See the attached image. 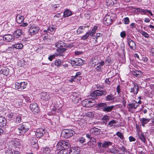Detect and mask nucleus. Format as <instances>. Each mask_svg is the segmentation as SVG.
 Listing matches in <instances>:
<instances>
[{"instance_id":"1","label":"nucleus","mask_w":154,"mask_h":154,"mask_svg":"<svg viewBox=\"0 0 154 154\" xmlns=\"http://www.w3.org/2000/svg\"><path fill=\"white\" fill-rule=\"evenodd\" d=\"M116 19V14L109 12L104 17L103 22L105 25L108 26L112 24Z\"/></svg>"},{"instance_id":"2","label":"nucleus","mask_w":154,"mask_h":154,"mask_svg":"<svg viewBox=\"0 0 154 154\" xmlns=\"http://www.w3.org/2000/svg\"><path fill=\"white\" fill-rule=\"evenodd\" d=\"M30 127V125L28 123L23 124L16 130V134L19 135L24 133L29 130Z\"/></svg>"},{"instance_id":"3","label":"nucleus","mask_w":154,"mask_h":154,"mask_svg":"<svg viewBox=\"0 0 154 154\" xmlns=\"http://www.w3.org/2000/svg\"><path fill=\"white\" fill-rule=\"evenodd\" d=\"M70 145L68 141L61 140L58 143L57 145V149H66Z\"/></svg>"},{"instance_id":"4","label":"nucleus","mask_w":154,"mask_h":154,"mask_svg":"<svg viewBox=\"0 0 154 154\" xmlns=\"http://www.w3.org/2000/svg\"><path fill=\"white\" fill-rule=\"evenodd\" d=\"M107 92L105 91L97 90L95 91L91 94V96L94 99H97L98 97L101 96H105L106 95Z\"/></svg>"},{"instance_id":"5","label":"nucleus","mask_w":154,"mask_h":154,"mask_svg":"<svg viewBox=\"0 0 154 154\" xmlns=\"http://www.w3.org/2000/svg\"><path fill=\"white\" fill-rule=\"evenodd\" d=\"M94 100L92 99H85L82 102V105L86 107H90L94 106Z\"/></svg>"},{"instance_id":"6","label":"nucleus","mask_w":154,"mask_h":154,"mask_svg":"<svg viewBox=\"0 0 154 154\" xmlns=\"http://www.w3.org/2000/svg\"><path fill=\"white\" fill-rule=\"evenodd\" d=\"M64 136L66 138H68L72 136L75 134V131L71 129H65L62 131Z\"/></svg>"},{"instance_id":"7","label":"nucleus","mask_w":154,"mask_h":154,"mask_svg":"<svg viewBox=\"0 0 154 154\" xmlns=\"http://www.w3.org/2000/svg\"><path fill=\"white\" fill-rule=\"evenodd\" d=\"M27 83L26 82H22L20 83L16 82L15 84V88L20 91L25 88L27 85Z\"/></svg>"},{"instance_id":"8","label":"nucleus","mask_w":154,"mask_h":154,"mask_svg":"<svg viewBox=\"0 0 154 154\" xmlns=\"http://www.w3.org/2000/svg\"><path fill=\"white\" fill-rule=\"evenodd\" d=\"M69 62L74 66H80L83 63V60L81 58H76L73 60H70Z\"/></svg>"},{"instance_id":"9","label":"nucleus","mask_w":154,"mask_h":154,"mask_svg":"<svg viewBox=\"0 0 154 154\" xmlns=\"http://www.w3.org/2000/svg\"><path fill=\"white\" fill-rule=\"evenodd\" d=\"M41 98L44 102L48 101L51 98V94L46 92H42L40 94Z\"/></svg>"},{"instance_id":"10","label":"nucleus","mask_w":154,"mask_h":154,"mask_svg":"<svg viewBox=\"0 0 154 154\" xmlns=\"http://www.w3.org/2000/svg\"><path fill=\"white\" fill-rule=\"evenodd\" d=\"M45 129L43 128H39L37 129L35 135L37 138H40L42 137L45 133Z\"/></svg>"},{"instance_id":"11","label":"nucleus","mask_w":154,"mask_h":154,"mask_svg":"<svg viewBox=\"0 0 154 154\" xmlns=\"http://www.w3.org/2000/svg\"><path fill=\"white\" fill-rule=\"evenodd\" d=\"M30 108L31 110L34 114L38 113L39 111L38 107L36 103L31 104L30 105Z\"/></svg>"},{"instance_id":"12","label":"nucleus","mask_w":154,"mask_h":154,"mask_svg":"<svg viewBox=\"0 0 154 154\" xmlns=\"http://www.w3.org/2000/svg\"><path fill=\"white\" fill-rule=\"evenodd\" d=\"M39 30V28L35 25H32L30 27L29 30V32L31 35L36 34Z\"/></svg>"},{"instance_id":"13","label":"nucleus","mask_w":154,"mask_h":154,"mask_svg":"<svg viewBox=\"0 0 154 154\" xmlns=\"http://www.w3.org/2000/svg\"><path fill=\"white\" fill-rule=\"evenodd\" d=\"M3 38L4 41L8 42L13 41L14 40V37L11 34H7L4 35Z\"/></svg>"},{"instance_id":"14","label":"nucleus","mask_w":154,"mask_h":154,"mask_svg":"<svg viewBox=\"0 0 154 154\" xmlns=\"http://www.w3.org/2000/svg\"><path fill=\"white\" fill-rule=\"evenodd\" d=\"M133 84L134 87L129 89L131 93H133L134 94L136 95L139 90L138 85L137 83H133Z\"/></svg>"},{"instance_id":"15","label":"nucleus","mask_w":154,"mask_h":154,"mask_svg":"<svg viewBox=\"0 0 154 154\" xmlns=\"http://www.w3.org/2000/svg\"><path fill=\"white\" fill-rule=\"evenodd\" d=\"M80 152L79 148L75 147L70 148L69 151V154H79Z\"/></svg>"},{"instance_id":"16","label":"nucleus","mask_w":154,"mask_h":154,"mask_svg":"<svg viewBox=\"0 0 154 154\" xmlns=\"http://www.w3.org/2000/svg\"><path fill=\"white\" fill-rule=\"evenodd\" d=\"M90 132L91 134H92L93 135H97L100 134V129L94 127L91 129Z\"/></svg>"},{"instance_id":"17","label":"nucleus","mask_w":154,"mask_h":154,"mask_svg":"<svg viewBox=\"0 0 154 154\" xmlns=\"http://www.w3.org/2000/svg\"><path fill=\"white\" fill-rule=\"evenodd\" d=\"M128 43L131 49H133L136 48V45L135 43L130 38L128 39Z\"/></svg>"},{"instance_id":"18","label":"nucleus","mask_w":154,"mask_h":154,"mask_svg":"<svg viewBox=\"0 0 154 154\" xmlns=\"http://www.w3.org/2000/svg\"><path fill=\"white\" fill-rule=\"evenodd\" d=\"M24 19V18L23 16L20 14L17 15L16 17V21L19 23H21L23 22Z\"/></svg>"},{"instance_id":"19","label":"nucleus","mask_w":154,"mask_h":154,"mask_svg":"<svg viewBox=\"0 0 154 154\" xmlns=\"http://www.w3.org/2000/svg\"><path fill=\"white\" fill-rule=\"evenodd\" d=\"M9 72V69L7 67H4L1 70V73L4 75H8Z\"/></svg>"},{"instance_id":"20","label":"nucleus","mask_w":154,"mask_h":154,"mask_svg":"<svg viewBox=\"0 0 154 154\" xmlns=\"http://www.w3.org/2000/svg\"><path fill=\"white\" fill-rule=\"evenodd\" d=\"M136 104H137V101L134 100L133 103H130L127 105V108L128 109L129 111L131 109H136V106L135 105Z\"/></svg>"},{"instance_id":"21","label":"nucleus","mask_w":154,"mask_h":154,"mask_svg":"<svg viewBox=\"0 0 154 154\" xmlns=\"http://www.w3.org/2000/svg\"><path fill=\"white\" fill-rule=\"evenodd\" d=\"M98 63V61L95 58H92L90 60L89 64L90 66L92 67H94Z\"/></svg>"},{"instance_id":"22","label":"nucleus","mask_w":154,"mask_h":154,"mask_svg":"<svg viewBox=\"0 0 154 154\" xmlns=\"http://www.w3.org/2000/svg\"><path fill=\"white\" fill-rule=\"evenodd\" d=\"M150 120V119L145 118H142L140 119L142 125L143 127H144L145 125L148 123Z\"/></svg>"},{"instance_id":"23","label":"nucleus","mask_w":154,"mask_h":154,"mask_svg":"<svg viewBox=\"0 0 154 154\" xmlns=\"http://www.w3.org/2000/svg\"><path fill=\"white\" fill-rule=\"evenodd\" d=\"M87 26H81L77 30V33L78 34H80L84 32L85 28Z\"/></svg>"},{"instance_id":"24","label":"nucleus","mask_w":154,"mask_h":154,"mask_svg":"<svg viewBox=\"0 0 154 154\" xmlns=\"http://www.w3.org/2000/svg\"><path fill=\"white\" fill-rule=\"evenodd\" d=\"M112 143L109 141H105L102 144L101 147L103 148H108L109 146L112 145Z\"/></svg>"},{"instance_id":"25","label":"nucleus","mask_w":154,"mask_h":154,"mask_svg":"<svg viewBox=\"0 0 154 154\" xmlns=\"http://www.w3.org/2000/svg\"><path fill=\"white\" fill-rule=\"evenodd\" d=\"M139 138L143 142L145 143L146 140L143 133L139 132L138 133Z\"/></svg>"},{"instance_id":"26","label":"nucleus","mask_w":154,"mask_h":154,"mask_svg":"<svg viewBox=\"0 0 154 154\" xmlns=\"http://www.w3.org/2000/svg\"><path fill=\"white\" fill-rule=\"evenodd\" d=\"M22 32L20 29H17L14 32V35L16 38H18L21 35Z\"/></svg>"},{"instance_id":"27","label":"nucleus","mask_w":154,"mask_h":154,"mask_svg":"<svg viewBox=\"0 0 154 154\" xmlns=\"http://www.w3.org/2000/svg\"><path fill=\"white\" fill-rule=\"evenodd\" d=\"M109 152L115 154L119 152V150L115 146H113L112 148L109 149Z\"/></svg>"},{"instance_id":"28","label":"nucleus","mask_w":154,"mask_h":154,"mask_svg":"<svg viewBox=\"0 0 154 154\" xmlns=\"http://www.w3.org/2000/svg\"><path fill=\"white\" fill-rule=\"evenodd\" d=\"M72 14V12L69 9H66L63 13V16L65 17L71 16Z\"/></svg>"},{"instance_id":"29","label":"nucleus","mask_w":154,"mask_h":154,"mask_svg":"<svg viewBox=\"0 0 154 154\" xmlns=\"http://www.w3.org/2000/svg\"><path fill=\"white\" fill-rule=\"evenodd\" d=\"M6 125V121L5 119L2 117H0V126L3 127Z\"/></svg>"},{"instance_id":"30","label":"nucleus","mask_w":154,"mask_h":154,"mask_svg":"<svg viewBox=\"0 0 154 154\" xmlns=\"http://www.w3.org/2000/svg\"><path fill=\"white\" fill-rule=\"evenodd\" d=\"M116 121L114 120H112L111 121H110L109 123H108V124L107 125V127H109L110 128H112V127H115L116 126Z\"/></svg>"},{"instance_id":"31","label":"nucleus","mask_w":154,"mask_h":154,"mask_svg":"<svg viewBox=\"0 0 154 154\" xmlns=\"http://www.w3.org/2000/svg\"><path fill=\"white\" fill-rule=\"evenodd\" d=\"M114 106H107L106 104V106L103 111L105 112H111L114 108Z\"/></svg>"},{"instance_id":"32","label":"nucleus","mask_w":154,"mask_h":154,"mask_svg":"<svg viewBox=\"0 0 154 154\" xmlns=\"http://www.w3.org/2000/svg\"><path fill=\"white\" fill-rule=\"evenodd\" d=\"M106 103H101L98 104L97 106L98 108L102 109L103 111L106 106Z\"/></svg>"},{"instance_id":"33","label":"nucleus","mask_w":154,"mask_h":154,"mask_svg":"<svg viewBox=\"0 0 154 154\" xmlns=\"http://www.w3.org/2000/svg\"><path fill=\"white\" fill-rule=\"evenodd\" d=\"M13 48L21 49L23 47V45L21 43H17L12 45Z\"/></svg>"},{"instance_id":"34","label":"nucleus","mask_w":154,"mask_h":154,"mask_svg":"<svg viewBox=\"0 0 154 154\" xmlns=\"http://www.w3.org/2000/svg\"><path fill=\"white\" fill-rule=\"evenodd\" d=\"M37 141L35 137H33L31 141V145H33L32 146L33 147L36 148V147L38 145L37 144Z\"/></svg>"},{"instance_id":"35","label":"nucleus","mask_w":154,"mask_h":154,"mask_svg":"<svg viewBox=\"0 0 154 154\" xmlns=\"http://www.w3.org/2000/svg\"><path fill=\"white\" fill-rule=\"evenodd\" d=\"M105 98V100L106 101L112 100H114V97L113 95L111 94L107 96Z\"/></svg>"},{"instance_id":"36","label":"nucleus","mask_w":154,"mask_h":154,"mask_svg":"<svg viewBox=\"0 0 154 154\" xmlns=\"http://www.w3.org/2000/svg\"><path fill=\"white\" fill-rule=\"evenodd\" d=\"M17 117V114L15 113H11L7 116V117L9 119L12 118H15Z\"/></svg>"},{"instance_id":"37","label":"nucleus","mask_w":154,"mask_h":154,"mask_svg":"<svg viewBox=\"0 0 154 154\" xmlns=\"http://www.w3.org/2000/svg\"><path fill=\"white\" fill-rule=\"evenodd\" d=\"M133 74L136 77L139 78L141 76L142 73L140 71H136L133 72Z\"/></svg>"},{"instance_id":"38","label":"nucleus","mask_w":154,"mask_h":154,"mask_svg":"<svg viewBox=\"0 0 154 154\" xmlns=\"http://www.w3.org/2000/svg\"><path fill=\"white\" fill-rule=\"evenodd\" d=\"M90 31H89L87 32L86 34L83 35L81 38V39L83 40H86L89 37V35H90Z\"/></svg>"},{"instance_id":"39","label":"nucleus","mask_w":154,"mask_h":154,"mask_svg":"<svg viewBox=\"0 0 154 154\" xmlns=\"http://www.w3.org/2000/svg\"><path fill=\"white\" fill-rule=\"evenodd\" d=\"M97 29V27L96 26H95L92 29L91 32H90V36H93L95 33Z\"/></svg>"},{"instance_id":"40","label":"nucleus","mask_w":154,"mask_h":154,"mask_svg":"<svg viewBox=\"0 0 154 154\" xmlns=\"http://www.w3.org/2000/svg\"><path fill=\"white\" fill-rule=\"evenodd\" d=\"M51 152V149L49 148H45L43 150L44 154H49Z\"/></svg>"},{"instance_id":"41","label":"nucleus","mask_w":154,"mask_h":154,"mask_svg":"<svg viewBox=\"0 0 154 154\" xmlns=\"http://www.w3.org/2000/svg\"><path fill=\"white\" fill-rule=\"evenodd\" d=\"M48 32L51 33V34L53 33L55 31V28L53 27H49L47 29Z\"/></svg>"},{"instance_id":"42","label":"nucleus","mask_w":154,"mask_h":154,"mask_svg":"<svg viewBox=\"0 0 154 154\" xmlns=\"http://www.w3.org/2000/svg\"><path fill=\"white\" fill-rule=\"evenodd\" d=\"M61 64V61L60 60H56L55 62V64L57 67L60 66Z\"/></svg>"},{"instance_id":"43","label":"nucleus","mask_w":154,"mask_h":154,"mask_svg":"<svg viewBox=\"0 0 154 154\" xmlns=\"http://www.w3.org/2000/svg\"><path fill=\"white\" fill-rule=\"evenodd\" d=\"M67 149H62L59 151L57 154H67Z\"/></svg>"},{"instance_id":"44","label":"nucleus","mask_w":154,"mask_h":154,"mask_svg":"<svg viewBox=\"0 0 154 154\" xmlns=\"http://www.w3.org/2000/svg\"><path fill=\"white\" fill-rule=\"evenodd\" d=\"M102 36V34L101 33H97L96 35L94 36V39L95 42H97V39L98 37H101Z\"/></svg>"},{"instance_id":"45","label":"nucleus","mask_w":154,"mask_h":154,"mask_svg":"<svg viewBox=\"0 0 154 154\" xmlns=\"http://www.w3.org/2000/svg\"><path fill=\"white\" fill-rule=\"evenodd\" d=\"M140 32L142 35L146 38H148L149 37V35L146 32L143 31H141Z\"/></svg>"},{"instance_id":"46","label":"nucleus","mask_w":154,"mask_h":154,"mask_svg":"<svg viewBox=\"0 0 154 154\" xmlns=\"http://www.w3.org/2000/svg\"><path fill=\"white\" fill-rule=\"evenodd\" d=\"M116 135L121 139H123L124 138L123 134L119 131H118L116 133Z\"/></svg>"},{"instance_id":"47","label":"nucleus","mask_w":154,"mask_h":154,"mask_svg":"<svg viewBox=\"0 0 154 154\" xmlns=\"http://www.w3.org/2000/svg\"><path fill=\"white\" fill-rule=\"evenodd\" d=\"M120 50L122 51V54H125V45L124 44L122 43L121 45V49Z\"/></svg>"},{"instance_id":"48","label":"nucleus","mask_w":154,"mask_h":154,"mask_svg":"<svg viewBox=\"0 0 154 154\" xmlns=\"http://www.w3.org/2000/svg\"><path fill=\"white\" fill-rule=\"evenodd\" d=\"M85 115L86 116L89 117H92L94 116V114L92 112H87L85 113Z\"/></svg>"},{"instance_id":"49","label":"nucleus","mask_w":154,"mask_h":154,"mask_svg":"<svg viewBox=\"0 0 154 154\" xmlns=\"http://www.w3.org/2000/svg\"><path fill=\"white\" fill-rule=\"evenodd\" d=\"M16 118V120L15 122L17 124H18L20 123L21 122V118L20 116H18L17 115V117L15 118Z\"/></svg>"},{"instance_id":"50","label":"nucleus","mask_w":154,"mask_h":154,"mask_svg":"<svg viewBox=\"0 0 154 154\" xmlns=\"http://www.w3.org/2000/svg\"><path fill=\"white\" fill-rule=\"evenodd\" d=\"M107 5H112L115 2L112 0H106Z\"/></svg>"},{"instance_id":"51","label":"nucleus","mask_w":154,"mask_h":154,"mask_svg":"<svg viewBox=\"0 0 154 154\" xmlns=\"http://www.w3.org/2000/svg\"><path fill=\"white\" fill-rule=\"evenodd\" d=\"M124 22L125 24H128L129 23V19L128 17H126L124 19Z\"/></svg>"},{"instance_id":"52","label":"nucleus","mask_w":154,"mask_h":154,"mask_svg":"<svg viewBox=\"0 0 154 154\" xmlns=\"http://www.w3.org/2000/svg\"><path fill=\"white\" fill-rule=\"evenodd\" d=\"M96 70L98 72H102V68L100 66L98 65L95 68Z\"/></svg>"},{"instance_id":"53","label":"nucleus","mask_w":154,"mask_h":154,"mask_svg":"<svg viewBox=\"0 0 154 154\" xmlns=\"http://www.w3.org/2000/svg\"><path fill=\"white\" fill-rule=\"evenodd\" d=\"M103 119L104 121H105L106 122H107L109 119V117L108 116H104L103 118Z\"/></svg>"},{"instance_id":"54","label":"nucleus","mask_w":154,"mask_h":154,"mask_svg":"<svg viewBox=\"0 0 154 154\" xmlns=\"http://www.w3.org/2000/svg\"><path fill=\"white\" fill-rule=\"evenodd\" d=\"M119 148L120 150L123 151L124 152H127L126 149L125 148V147L123 146L119 147Z\"/></svg>"},{"instance_id":"55","label":"nucleus","mask_w":154,"mask_h":154,"mask_svg":"<svg viewBox=\"0 0 154 154\" xmlns=\"http://www.w3.org/2000/svg\"><path fill=\"white\" fill-rule=\"evenodd\" d=\"M88 145V146H90L92 147L94 145H95V144H94V143L91 142V141H89L87 143Z\"/></svg>"},{"instance_id":"56","label":"nucleus","mask_w":154,"mask_h":154,"mask_svg":"<svg viewBox=\"0 0 154 154\" xmlns=\"http://www.w3.org/2000/svg\"><path fill=\"white\" fill-rule=\"evenodd\" d=\"M55 56L54 55H51L48 57V59L50 61H52L53 59L55 58Z\"/></svg>"},{"instance_id":"57","label":"nucleus","mask_w":154,"mask_h":154,"mask_svg":"<svg viewBox=\"0 0 154 154\" xmlns=\"http://www.w3.org/2000/svg\"><path fill=\"white\" fill-rule=\"evenodd\" d=\"M79 141L80 143H82L85 141V139L83 137H81L79 139Z\"/></svg>"},{"instance_id":"58","label":"nucleus","mask_w":154,"mask_h":154,"mask_svg":"<svg viewBox=\"0 0 154 154\" xmlns=\"http://www.w3.org/2000/svg\"><path fill=\"white\" fill-rule=\"evenodd\" d=\"M122 38H124L126 36V33L124 31L122 32L120 34Z\"/></svg>"},{"instance_id":"59","label":"nucleus","mask_w":154,"mask_h":154,"mask_svg":"<svg viewBox=\"0 0 154 154\" xmlns=\"http://www.w3.org/2000/svg\"><path fill=\"white\" fill-rule=\"evenodd\" d=\"M116 89L118 94H120L121 92V89L120 88V86L119 85H118L117 86L116 88Z\"/></svg>"},{"instance_id":"60","label":"nucleus","mask_w":154,"mask_h":154,"mask_svg":"<svg viewBox=\"0 0 154 154\" xmlns=\"http://www.w3.org/2000/svg\"><path fill=\"white\" fill-rule=\"evenodd\" d=\"M76 78L74 76H72L71 78L69 79V81L71 82H73V81H75V80Z\"/></svg>"},{"instance_id":"61","label":"nucleus","mask_w":154,"mask_h":154,"mask_svg":"<svg viewBox=\"0 0 154 154\" xmlns=\"http://www.w3.org/2000/svg\"><path fill=\"white\" fill-rule=\"evenodd\" d=\"M13 47H9L8 49L6 50V51L8 52H10V51H13Z\"/></svg>"},{"instance_id":"62","label":"nucleus","mask_w":154,"mask_h":154,"mask_svg":"<svg viewBox=\"0 0 154 154\" xmlns=\"http://www.w3.org/2000/svg\"><path fill=\"white\" fill-rule=\"evenodd\" d=\"M129 140L130 142L134 141L135 140V139L132 136H130L129 137Z\"/></svg>"},{"instance_id":"63","label":"nucleus","mask_w":154,"mask_h":154,"mask_svg":"<svg viewBox=\"0 0 154 154\" xmlns=\"http://www.w3.org/2000/svg\"><path fill=\"white\" fill-rule=\"evenodd\" d=\"M5 154H13V153L12 150H9L5 152Z\"/></svg>"},{"instance_id":"64","label":"nucleus","mask_w":154,"mask_h":154,"mask_svg":"<svg viewBox=\"0 0 154 154\" xmlns=\"http://www.w3.org/2000/svg\"><path fill=\"white\" fill-rule=\"evenodd\" d=\"M81 74V73L80 72H79L76 73L75 75L74 76V77L76 78L78 76H79Z\"/></svg>"}]
</instances>
